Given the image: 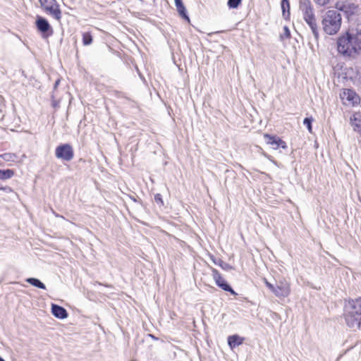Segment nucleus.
Masks as SVG:
<instances>
[{"label": "nucleus", "mask_w": 361, "mask_h": 361, "mask_svg": "<svg viewBox=\"0 0 361 361\" xmlns=\"http://www.w3.org/2000/svg\"><path fill=\"white\" fill-rule=\"evenodd\" d=\"M338 54L355 59L361 54V20L353 23L336 40Z\"/></svg>", "instance_id": "1"}, {"label": "nucleus", "mask_w": 361, "mask_h": 361, "mask_svg": "<svg viewBox=\"0 0 361 361\" xmlns=\"http://www.w3.org/2000/svg\"><path fill=\"white\" fill-rule=\"evenodd\" d=\"M339 96L342 104L345 106H355L360 103V96L353 89H342Z\"/></svg>", "instance_id": "7"}, {"label": "nucleus", "mask_w": 361, "mask_h": 361, "mask_svg": "<svg viewBox=\"0 0 361 361\" xmlns=\"http://www.w3.org/2000/svg\"><path fill=\"white\" fill-rule=\"evenodd\" d=\"M0 190H4V191H11V189L8 186L4 185L3 183H1V180H0Z\"/></svg>", "instance_id": "25"}, {"label": "nucleus", "mask_w": 361, "mask_h": 361, "mask_svg": "<svg viewBox=\"0 0 361 361\" xmlns=\"http://www.w3.org/2000/svg\"><path fill=\"white\" fill-rule=\"evenodd\" d=\"M211 271L212 278L219 288L229 292L233 295H237L236 292L227 283L222 274L216 269L211 267Z\"/></svg>", "instance_id": "9"}, {"label": "nucleus", "mask_w": 361, "mask_h": 361, "mask_svg": "<svg viewBox=\"0 0 361 361\" xmlns=\"http://www.w3.org/2000/svg\"><path fill=\"white\" fill-rule=\"evenodd\" d=\"M245 338L237 334L228 337V344L231 349L243 343Z\"/></svg>", "instance_id": "14"}, {"label": "nucleus", "mask_w": 361, "mask_h": 361, "mask_svg": "<svg viewBox=\"0 0 361 361\" xmlns=\"http://www.w3.org/2000/svg\"><path fill=\"white\" fill-rule=\"evenodd\" d=\"M281 7L283 9V14L285 13L286 9L288 10V11H289V9H290L289 1L288 0H282Z\"/></svg>", "instance_id": "22"}, {"label": "nucleus", "mask_w": 361, "mask_h": 361, "mask_svg": "<svg viewBox=\"0 0 361 361\" xmlns=\"http://www.w3.org/2000/svg\"><path fill=\"white\" fill-rule=\"evenodd\" d=\"M52 314L57 318L65 319L68 317L66 310L57 305H53L51 307Z\"/></svg>", "instance_id": "16"}, {"label": "nucleus", "mask_w": 361, "mask_h": 361, "mask_svg": "<svg viewBox=\"0 0 361 361\" xmlns=\"http://www.w3.org/2000/svg\"><path fill=\"white\" fill-rule=\"evenodd\" d=\"M42 10L60 22L62 12L56 0H39Z\"/></svg>", "instance_id": "6"}, {"label": "nucleus", "mask_w": 361, "mask_h": 361, "mask_svg": "<svg viewBox=\"0 0 361 361\" xmlns=\"http://www.w3.org/2000/svg\"><path fill=\"white\" fill-rule=\"evenodd\" d=\"M336 6L340 11L344 12L348 16L355 15L358 12V5L353 3L351 0L344 1H338Z\"/></svg>", "instance_id": "11"}, {"label": "nucleus", "mask_w": 361, "mask_h": 361, "mask_svg": "<svg viewBox=\"0 0 361 361\" xmlns=\"http://www.w3.org/2000/svg\"><path fill=\"white\" fill-rule=\"evenodd\" d=\"M265 286L274 294L277 298H287L291 293L290 283L286 279L279 280L276 286H274L269 282L267 279H264Z\"/></svg>", "instance_id": "5"}, {"label": "nucleus", "mask_w": 361, "mask_h": 361, "mask_svg": "<svg viewBox=\"0 0 361 361\" xmlns=\"http://www.w3.org/2000/svg\"><path fill=\"white\" fill-rule=\"evenodd\" d=\"M341 25L342 16L338 11L329 10L322 16V29L329 35L337 34L341 30Z\"/></svg>", "instance_id": "3"}, {"label": "nucleus", "mask_w": 361, "mask_h": 361, "mask_svg": "<svg viewBox=\"0 0 361 361\" xmlns=\"http://www.w3.org/2000/svg\"><path fill=\"white\" fill-rule=\"evenodd\" d=\"M343 317L346 325L354 330L361 327V297L345 300Z\"/></svg>", "instance_id": "2"}, {"label": "nucleus", "mask_w": 361, "mask_h": 361, "mask_svg": "<svg viewBox=\"0 0 361 361\" xmlns=\"http://www.w3.org/2000/svg\"><path fill=\"white\" fill-rule=\"evenodd\" d=\"M26 281L28 282L30 284H31L35 287H37L39 288H42V289L46 288L45 285L37 279L29 278L26 280Z\"/></svg>", "instance_id": "19"}, {"label": "nucleus", "mask_w": 361, "mask_h": 361, "mask_svg": "<svg viewBox=\"0 0 361 361\" xmlns=\"http://www.w3.org/2000/svg\"><path fill=\"white\" fill-rule=\"evenodd\" d=\"M312 118H305L303 121L304 125H305L309 130V132L312 133Z\"/></svg>", "instance_id": "21"}, {"label": "nucleus", "mask_w": 361, "mask_h": 361, "mask_svg": "<svg viewBox=\"0 0 361 361\" xmlns=\"http://www.w3.org/2000/svg\"><path fill=\"white\" fill-rule=\"evenodd\" d=\"M0 361H5V360L0 357Z\"/></svg>", "instance_id": "27"}, {"label": "nucleus", "mask_w": 361, "mask_h": 361, "mask_svg": "<svg viewBox=\"0 0 361 361\" xmlns=\"http://www.w3.org/2000/svg\"><path fill=\"white\" fill-rule=\"evenodd\" d=\"M35 25L43 38H48L53 35L54 30L46 18L37 16Z\"/></svg>", "instance_id": "8"}, {"label": "nucleus", "mask_w": 361, "mask_h": 361, "mask_svg": "<svg viewBox=\"0 0 361 361\" xmlns=\"http://www.w3.org/2000/svg\"><path fill=\"white\" fill-rule=\"evenodd\" d=\"M299 8L302 13L303 19L310 27L315 38L319 37V31L314 8L310 0H300Z\"/></svg>", "instance_id": "4"}, {"label": "nucleus", "mask_w": 361, "mask_h": 361, "mask_svg": "<svg viewBox=\"0 0 361 361\" xmlns=\"http://www.w3.org/2000/svg\"><path fill=\"white\" fill-rule=\"evenodd\" d=\"M240 3L241 0H228V6L229 8H235L240 5Z\"/></svg>", "instance_id": "20"}, {"label": "nucleus", "mask_w": 361, "mask_h": 361, "mask_svg": "<svg viewBox=\"0 0 361 361\" xmlns=\"http://www.w3.org/2000/svg\"><path fill=\"white\" fill-rule=\"evenodd\" d=\"M263 137L265 140L266 143L268 145H270L271 147L274 149H287L288 145L286 142L283 140L281 137L276 135H270L268 133H264Z\"/></svg>", "instance_id": "10"}, {"label": "nucleus", "mask_w": 361, "mask_h": 361, "mask_svg": "<svg viewBox=\"0 0 361 361\" xmlns=\"http://www.w3.org/2000/svg\"><path fill=\"white\" fill-rule=\"evenodd\" d=\"M314 2L319 6H325L329 4V0H313Z\"/></svg>", "instance_id": "24"}, {"label": "nucleus", "mask_w": 361, "mask_h": 361, "mask_svg": "<svg viewBox=\"0 0 361 361\" xmlns=\"http://www.w3.org/2000/svg\"><path fill=\"white\" fill-rule=\"evenodd\" d=\"M14 175V171L11 169L0 170V180L3 181L11 178Z\"/></svg>", "instance_id": "17"}, {"label": "nucleus", "mask_w": 361, "mask_h": 361, "mask_svg": "<svg viewBox=\"0 0 361 361\" xmlns=\"http://www.w3.org/2000/svg\"><path fill=\"white\" fill-rule=\"evenodd\" d=\"M175 4L180 16L188 23H190V18L187 15L186 9L182 0H175Z\"/></svg>", "instance_id": "15"}, {"label": "nucleus", "mask_w": 361, "mask_h": 361, "mask_svg": "<svg viewBox=\"0 0 361 361\" xmlns=\"http://www.w3.org/2000/svg\"><path fill=\"white\" fill-rule=\"evenodd\" d=\"M283 30H284V35L286 36V37L289 38L290 37V31H289L288 27L285 26L283 27Z\"/></svg>", "instance_id": "26"}, {"label": "nucleus", "mask_w": 361, "mask_h": 361, "mask_svg": "<svg viewBox=\"0 0 361 361\" xmlns=\"http://www.w3.org/2000/svg\"><path fill=\"white\" fill-rule=\"evenodd\" d=\"M55 154L57 158H73L74 151L70 144H62L56 148Z\"/></svg>", "instance_id": "12"}, {"label": "nucleus", "mask_w": 361, "mask_h": 361, "mask_svg": "<svg viewBox=\"0 0 361 361\" xmlns=\"http://www.w3.org/2000/svg\"><path fill=\"white\" fill-rule=\"evenodd\" d=\"M82 40L84 46L90 45L93 42V37L90 32H86L82 34Z\"/></svg>", "instance_id": "18"}, {"label": "nucleus", "mask_w": 361, "mask_h": 361, "mask_svg": "<svg viewBox=\"0 0 361 361\" xmlns=\"http://www.w3.org/2000/svg\"><path fill=\"white\" fill-rule=\"evenodd\" d=\"M350 123L355 131L361 132V113H353L350 117Z\"/></svg>", "instance_id": "13"}, {"label": "nucleus", "mask_w": 361, "mask_h": 361, "mask_svg": "<svg viewBox=\"0 0 361 361\" xmlns=\"http://www.w3.org/2000/svg\"><path fill=\"white\" fill-rule=\"evenodd\" d=\"M154 200L159 205H161V206L164 205V201L162 200V197H161V194H159V193L156 194L154 195Z\"/></svg>", "instance_id": "23"}]
</instances>
